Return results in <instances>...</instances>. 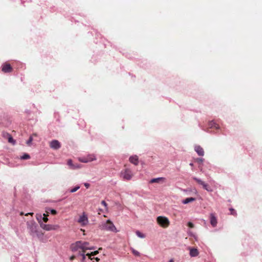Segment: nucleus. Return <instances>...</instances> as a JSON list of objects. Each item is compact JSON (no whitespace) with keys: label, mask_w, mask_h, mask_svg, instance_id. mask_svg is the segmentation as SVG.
<instances>
[{"label":"nucleus","mask_w":262,"mask_h":262,"mask_svg":"<svg viewBox=\"0 0 262 262\" xmlns=\"http://www.w3.org/2000/svg\"><path fill=\"white\" fill-rule=\"evenodd\" d=\"M193 180H194L196 182H197L199 185H201L203 186V188L206 190L207 191L209 192L212 191V189L211 188V187L209 186L208 184L205 183L204 181L201 180V179H199L196 177H193Z\"/></svg>","instance_id":"5"},{"label":"nucleus","mask_w":262,"mask_h":262,"mask_svg":"<svg viewBox=\"0 0 262 262\" xmlns=\"http://www.w3.org/2000/svg\"><path fill=\"white\" fill-rule=\"evenodd\" d=\"M213 124H214V123H212V122H211V123H210L209 125L211 126V127H212V126H213Z\"/></svg>","instance_id":"38"},{"label":"nucleus","mask_w":262,"mask_h":262,"mask_svg":"<svg viewBox=\"0 0 262 262\" xmlns=\"http://www.w3.org/2000/svg\"><path fill=\"white\" fill-rule=\"evenodd\" d=\"M2 71L4 73H10L12 71V68L9 63L6 62L2 66Z\"/></svg>","instance_id":"9"},{"label":"nucleus","mask_w":262,"mask_h":262,"mask_svg":"<svg viewBox=\"0 0 262 262\" xmlns=\"http://www.w3.org/2000/svg\"><path fill=\"white\" fill-rule=\"evenodd\" d=\"M132 252L133 253V254L136 256H140V253L139 252H138V251L136 250L135 249H132Z\"/></svg>","instance_id":"22"},{"label":"nucleus","mask_w":262,"mask_h":262,"mask_svg":"<svg viewBox=\"0 0 262 262\" xmlns=\"http://www.w3.org/2000/svg\"><path fill=\"white\" fill-rule=\"evenodd\" d=\"M96 156L93 155H89L85 157L81 158L79 159V161L83 163H88L90 162H92L93 161L96 160Z\"/></svg>","instance_id":"7"},{"label":"nucleus","mask_w":262,"mask_h":262,"mask_svg":"<svg viewBox=\"0 0 262 262\" xmlns=\"http://www.w3.org/2000/svg\"><path fill=\"white\" fill-rule=\"evenodd\" d=\"M46 212H47V213H49V212L47 211H46ZM43 217L42 218V220L45 223H47L48 221V214L44 213L43 214Z\"/></svg>","instance_id":"21"},{"label":"nucleus","mask_w":262,"mask_h":262,"mask_svg":"<svg viewBox=\"0 0 262 262\" xmlns=\"http://www.w3.org/2000/svg\"><path fill=\"white\" fill-rule=\"evenodd\" d=\"M129 162L135 165L138 164V158L137 156H131L129 159Z\"/></svg>","instance_id":"15"},{"label":"nucleus","mask_w":262,"mask_h":262,"mask_svg":"<svg viewBox=\"0 0 262 262\" xmlns=\"http://www.w3.org/2000/svg\"><path fill=\"white\" fill-rule=\"evenodd\" d=\"M78 222L80 223L81 226H85L88 223V217L84 213L79 217Z\"/></svg>","instance_id":"8"},{"label":"nucleus","mask_w":262,"mask_h":262,"mask_svg":"<svg viewBox=\"0 0 262 262\" xmlns=\"http://www.w3.org/2000/svg\"><path fill=\"white\" fill-rule=\"evenodd\" d=\"M169 262H173V260L172 259H170Z\"/></svg>","instance_id":"40"},{"label":"nucleus","mask_w":262,"mask_h":262,"mask_svg":"<svg viewBox=\"0 0 262 262\" xmlns=\"http://www.w3.org/2000/svg\"><path fill=\"white\" fill-rule=\"evenodd\" d=\"M98 253V251H95L94 252H91V253H87L86 255L89 257V258L91 259H92V258L91 257L92 256L96 255Z\"/></svg>","instance_id":"19"},{"label":"nucleus","mask_w":262,"mask_h":262,"mask_svg":"<svg viewBox=\"0 0 262 262\" xmlns=\"http://www.w3.org/2000/svg\"><path fill=\"white\" fill-rule=\"evenodd\" d=\"M85 252L79 251V254L82 256V261L84 262L85 256H87L86 254H85Z\"/></svg>","instance_id":"24"},{"label":"nucleus","mask_w":262,"mask_h":262,"mask_svg":"<svg viewBox=\"0 0 262 262\" xmlns=\"http://www.w3.org/2000/svg\"><path fill=\"white\" fill-rule=\"evenodd\" d=\"M121 175L124 179L129 180L133 177V173L129 169H126L121 172Z\"/></svg>","instance_id":"6"},{"label":"nucleus","mask_w":262,"mask_h":262,"mask_svg":"<svg viewBox=\"0 0 262 262\" xmlns=\"http://www.w3.org/2000/svg\"><path fill=\"white\" fill-rule=\"evenodd\" d=\"M30 158V156L27 154H25L23 156L21 157V159L23 160H27Z\"/></svg>","instance_id":"25"},{"label":"nucleus","mask_w":262,"mask_h":262,"mask_svg":"<svg viewBox=\"0 0 262 262\" xmlns=\"http://www.w3.org/2000/svg\"><path fill=\"white\" fill-rule=\"evenodd\" d=\"M197 161H198V162H202L203 161V159H197Z\"/></svg>","instance_id":"35"},{"label":"nucleus","mask_w":262,"mask_h":262,"mask_svg":"<svg viewBox=\"0 0 262 262\" xmlns=\"http://www.w3.org/2000/svg\"><path fill=\"white\" fill-rule=\"evenodd\" d=\"M136 234L140 238H144L145 237V235L138 230L136 231Z\"/></svg>","instance_id":"18"},{"label":"nucleus","mask_w":262,"mask_h":262,"mask_svg":"<svg viewBox=\"0 0 262 262\" xmlns=\"http://www.w3.org/2000/svg\"><path fill=\"white\" fill-rule=\"evenodd\" d=\"M190 165L191 166H192V165H193V164H192V163H190Z\"/></svg>","instance_id":"41"},{"label":"nucleus","mask_w":262,"mask_h":262,"mask_svg":"<svg viewBox=\"0 0 262 262\" xmlns=\"http://www.w3.org/2000/svg\"><path fill=\"white\" fill-rule=\"evenodd\" d=\"M40 227L46 231L56 230L59 228V226L58 225L44 224L43 223H40Z\"/></svg>","instance_id":"4"},{"label":"nucleus","mask_w":262,"mask_h":262,"mask_svg":"<svg viewBox=\"0 0 262 262\" xmlns=\"http://www.w3.org/2000/svg\"><path fill=\"white\" fill-rule=\"evenodd\" d=\"M50 146L53 149H58L60 148L61 144L58 140H54L50 142Z\"/></svg>","instance_id":"10"},{"label":"nucleus","mask_w":262,"mask_h":262,"mask_svg":"<svg viewBox=\"0 0 262 262\" xmlns=\"http://www.w3.org/2000/svg\"><path fill=\"white\" fill-rule=\"evenodd\" d=\"M68 165H69L70 166H73V164H72V161L71 160H69L68 161Z\"/></svg>","instance_id":"32"},{"label":"nucleus","mask_w":262,"mask_h":262,"mask_svg":"<svg viewBox=\"0 0 262 262\" xmlns=\"http://www.w3.org/2000/svg\"><path fill=\"white\" fill-rule=\"evenodd\" d=\"M71 248L72 251L75 252L79 250H81V251L85 252L86 250L93 249L92 247H89V243L86 242H82L81 241H77L74 244H73Z\"/></svg>","instance_id":"1"},{"label":"nucleus","mask_w":262,"mask_h":262,"mask_svg":"<svg viewBox=\"0 0 262 262\" xmlns=\"http://www.w3.org/2000/svg\"><path fill=\"white\" fill-rule=\"evenodd\" d=\"M195 151L197 152L199 156H203L204 155V151L203 148L200 145H196L194 147Z\"/></svg>","instance_id":"12"},{"label":"nucleus","mask_w":262,"mask_h":262,"mask_svg":"<svg viewBox=\"0 0 262 262\" xmlns=\"http://www.w3.org/2000/svg\"><path fill=\"white\" fill-rule=\"evenodd\" d=\"M36 220L38 221V223H39V224L40 225V223H42L41 221H42V215L41 214H36Z\"/></svg>","instance_id":"20"},{"label":"nucleus","mask_w":262,"mask_h":262,"mask_svg":"<svg viewBox=\"0 0 262 262\" xmlns=\"http://www.w3.org/2000/svg\"><path fill=\"white\" fill-rule=\"evenodd\" d=\"M50 212H51V213L53 215H55L57 214V211L56 210H54V209H50Z\"/></svg>","instance_id":"30"},{"label":"nucleus","mask_w":262,"mask_h":262,"mask_svg":"<svg viewBox=\"0 0 262 262\" xmlns=\"http://www.w3.org/2000/svg\"><path fill=\"white\" fill-rule=\"evenodd\" d=\"M75 258V256L74 255H72L70 257V259L71 260H73Z\"/></svg>","instance_id":"34"},{"label":"nucleus","mask_w":262,"mask_h":262,"mask_svg":"<svg viewBox=\"0 0 262 262\" xmlns=\"http://www.w3.org/2000/svg\"><path fill=\"white\" fill-rule=\"evenodd\" d=\"M33 214V212H30V213H28L26 214V215H32Z\"/></svg>","instance_id":"36"},{"label":"nucleus","mask_w":262,"mask_h":262,"mask_svg":"<svg viewBox=\"0 0 262 262\" xmlns=\"http://www.w3.org/2000/svg\"><path fill=\"white\" fill-rule=\"evenodd\" d=\"M230 214L231 215H234V216H236L237 213H236L235 210L234 209L230 208Z\"/></svg>","instance_id":"27"},{"label":"nucleus","mask_w":262,"mask_h":262,"mask_svg":"<svg viewBox=\"0 0 262 262\" xmlns=\"http://www.w3.org/2000/svg\"><path fill=\"white\" fill-rule=\"evenodd\" d=\"M157 221L158 223L163 228H166L169 225L168 219L164 216H158L157 219Z\"/></svg>","instance_id":"3"},{"label":"nucleus","mask_w":262,"mask_h":262,"mask_svg":"<svg viewBox=\"0 0 262 262\" xmlns=\"http://www.w3.org/2000/svg\"><path fill=\"white\" fill-rule=\"evenodd\" d=\"M165 178L161 177V178H154L150 180V183H163L165 182Z\"/></svg>","instance_id":"14"},{"label":"nucleus","mask_w":262,"mask_h":262,"mask_svg":"<svg viewBox=\"0 0 262 262\" xmlns=\"http://www.w3.org/2000/svg\"><path fill=\"white\" fill-rule=\"evenodd\" d=\"M103 229L116 233L118 232L115 226L110 220H107L105 223L103 225Z\"/></svg>","instance_id":"2"},{"label":"nucleus","mask_w":262,"mask_h":262,"mask_svg":"<svg viewBox=\"0 0 262 262\" xmlns=\"http://www.w3.org/2000/svg\"><path fill=\"white\" fill-rule=\"evenodd\" d=\"M210 224L213 227H215L217 225V219L214 213H211L210 215Z\"/></svg>","instance_id":"11"},{"label":"nucleus","mask_w":262,"mask_h":262,"mask_svg":"<svg viewBox=\"0 0 262 262\" xmlns=\"http://www.w3.org/2000/svg\"><path fill=\"white\" fill-rule=\"evenodd\" d=\"M95 259L97 261H99L100 260V259L98 257H96Z\"/></svg>","instance_id":"37"},{"label":"nucleus","mask_w":262,"mask_h":262,"mask_svg":"<svg viewBox=\"0 0 262 262\" xmlns=\"http://www.w3.org/2000/svg\"><path fill=\"white\" fill-rule=\"evenodd\" d=\"M9 137H8V142L10 143H12L13 144H14L15 143V140L13 139L12 137L10 135H8Z\"/></svg>","instance_id":"23"},{"label":"nucleus","mask_w":262,"mask_h":262,"mask_svg":"<svg viewBox=\"0 0 262 262\" xmlns=\"http://www.w3.org/2000/svg\"><path fill=\"white\" fill-rule=\"evenodd\" d=\"M30 230V234L32 236H34L37 234V226L35 224H32L29 227Z\"/></svg>","instance_id":"13"},{"label":"nucleus","mask_w":262,"mask_h":262,"mask_svg":"<svg viewBox=\"0 0 262 262\" xmlns=\"http://www.w3.org/2000/svg\"><path fill=\"white\" fill-rule=\"evenodd\" d=\"M199 254L198 250L195 248H191L190 249V255L192 257L198 256Z\"/></svg>","instance_id":"16"},{"label":"nucleus","mask_w":262,"mask_h":262,"mask_svg":"<svg viewBox=\"0 0 262 262\" xmlns=\"http://www.w3.org/2000/svg\"><path fill=\"white\" fill-rule=\"evenodd\" d=\"M80 188V186H77L75 187L74 188L70 190V192L73 193L76 192L77 190H78Z\"/></svg>","instance_id":"26"},{"label":"nucleus","mask_w":262,"mask_h":262,"mask_svg":"<svg viewBox=\"0 0 262 262\" xmlns=\"http://www.w3.org/2000/svg\"><path fill=\"white\" fill-rule=\"evenodd\" d=\"M33 141V138L32 136L30 137L29 140L27 141V144L28 145H30L31 144V143Z\"/></svg>","instance_id":"29"},{"label":"nucleus","mask_w":262,"mask_h":262,"mask_svg":"<svg viewBox=\"0 0 262 262\" xmlns=\"http://www.w3.org/2000/svg\"><path fill=\"white\" fill-rule=\"evenodd\" d=\"M195 200V199L194 198H186V199L184 200L183 201H182V203L184 204H188L189 203H190V202H192L193 201H194Z\"/></svg>","instance_id":"17"},{"label":"nucleus","mask_w":262,"mask_h":262,"mask_svg":"<svg viewBox=\"0 0 262 262\" xmlns=\"http://www.w3.org/2000/svg\"><path fill=\"white\" fill-rule=\"evenodd\" d=\"M188 226L191 228H193L194 225L191 222H188Z\"/></svg>","instance_id":"31"},{"label":"nucleus","mask_w":262,"mask_h":262,"mask_svg":"<svg viewBox=\"0 0 262 262\" xmlns=\"http://www.w3.org/2000/svg\"><path fill=\"white\" fill-rule=\"evenodd\" d=\"M215 127L216 128H217L219 127V125H216L215 126Z\"/></svg>","instance_id":"39"},{"label":"nucleus","mask_w":262,"mask_h":262,"mask_svg":"<svg viewBox=\"0 0 262 262\" xmlns=\"http://www.w3.org/2000/svg\"><path fill=\"white\" fill-rule=\"evenodd\" d=\"M84 185L85 186V187L86 188H89L90 185L89 184V183H85L84 184Z\"/></svg>","instance_id":"33"},{"label":"nucleus","mask_w":262,"mask_h":262,"mask_svg":"<svg viewBox=\"0 0 262 262\" xmlns=\"http://www.w3.org/2000/svg\"><path fill=\"white\" fill-rule=\"evenodd\" d=\"M101 204L104 206L105 210H107V205L105 201H102Z\"/></svg>","instance_id":"28"}]
</instances>
